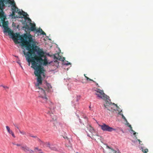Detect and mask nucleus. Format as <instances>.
I'll return each mask as SVG.
<instances>
[{
    "label": "nucleus",
    "instance_id": "c85d7f7f",
    "mask_svg": "<svg viewBox=\"0 0 153 153\" xmlns=\"http://www.w3.org/2000/svg\"><path fill=\"white\" fill-rule=\"evenodd\" d=\"M64 64L65 65H68L70 64V63L68 62V61H67L66 62H65Z\"/></svg>",
    "mask_w": 153,
    "mask_h": 153
},
{
    "label": "nucleus",
    "instance_id": "c03bdc74",
    "mask_svg": "<svg viewBox=\"0 0 153 153\" xmlns=\"http://www.w3.org/2000/svg\"><path fill=\"white\" fill-rule=\"evenodd\" d=\"M77 117L79 118V116L78 115H76Z\"/></svg>",
    "mask_w": 153,
    "mask_h": 153
},
{
    "label": "nucleus",
    "instance_id": "ddd939ff",
    "mask_svg": "<svg viewBox=\"0 0 153 153\" xmlns=\"http://www.w3.org/2000/svg\"><path fill=\"white\" fill-rule=\"evenodd\" d=\"M21 148L25 152H27L28 151L29 149V148L26 145L23 146H21Z\"/></svg>",
    "mask_w": 153,
    "mask_h": 153
},
{
    "label": "nucleus",
    "instance_id": "423d86ee",
    "mask_svg": "<svg viewBox=\"0 0 153 153\" xmlns=\"http://www.w3.org/2000/svg\"><path fill=\"white\" fill-rule=\"evenodd\" d=\"M48 111L47 113V117L48 118V120L50 121H54L56 120L57 117L55 113H54V111L51 112Z\"/></svg>",
    "mask_w": 153,
    "mask_h": 153
},
{
    "label": "nucleus",
    "instance_id": "72a5a7b5",
    "mask_svg": "<svg viewBox=\"0 0 153 153\" xmlns=\"http://www.w3.org/2000/svg\"><path fill=\"white\" fill-rule=\"evenodd\" d=\"M15 145H16L17 146H21V145L20 144H15Z\"/></svg>",
    "mask_w": 153,
    "mask_h": 153
},
{
    "label": "nucleus",
    "instance_id": "bb28decb",
    "mask_svg": "<svg viewBox=\"0 0 153 153\" xmlns=\"http://www.w3.org/2000/svg\"><path fill=\"white\" fill-rule=\"evenodd\" d=\"M10 134H11L12 137H13L15 138L16 137V136L13 131Z\"/></svg>",
    "mask_w": 153,
    "mask_h": 153
},
{
    "label": "nucleus",
    "instance_id": "473e14b6",
    "mask_svg": "<svg viewBox=\"0 0 153 153\" xmlns=\"http://www.w3.org/2000/svg\"><path fill=\"white\" fill-rule=\"evenodd\" d=\"M122 118H123V119H126L125 116H124L123 115H122Z\"/></svg>",
    "mask_w": 153,
    "mask_h": 153
},
{
    "label": "nucleus",
    "instance_id": "4468645a",
    "mask_svg": "<svg viewBox=\"0 0 153 153\" xmlns=\"http://www.w3.org/2000/svg\"><path fill=\"white\" fill-rule=\"evenodd\" d=\"M51 145L49 142H46V143H44V144L42 145V146L44 147H48L49 148L50 147Z\"/></svg>",
    "mask_w": 153,
    "mask_h": 153
},
{
    "label": "nucleus",
    "instance_id": "9d476101",
    "mask_svg": "<svg viewBox=\"0 0 153 153\" xmlns=\"http://www.w3.org/2000/svg\"><path fill=\"white\" fill-rule=\"evenodd\" d=\"M45 88L48 92H51L52 91V87L51 85L48 83H46Z\"/></svg>",
    "mask_w": 153,
    "mask_h": 153
},
{
    "label": "nucleus",
    "instance_id": "58836bf2",
    "mask_svg": "<svg viewBox=\"0 0 153 153\" xmlns=\"http://www.w3.org/2000/svg\"><path fill=\"white\" fill-rule=\"evenodd\" d=\"M79 122L80 123H81V120L80 119H79Z\"/></svg>",
    "mask_w": 153,
    "mask_h": 153
},
{
    "label": "nucleus",
    "instance_id": "c9c22d12",
    "mask_svg": "<svg viewBox=\"0 0 153 153\" xmlns=\"http://www.w3.org/2000/svg\"><path fill=\"white\" fill-rule=\"evenodd\" d=\"M108 148V149H111L113 151V149H111V148H110V147H109V146H107Z\"/></svg>",
    "mask_w": 153,
    "mask_h": 153
},
{
    "label": "nucleus",
    "instance_id": "a878e982",
    "mask_svg": "<svg viewBox=\"0 0 153 153\" xmlns=\"http://www.w3.org/2000/svg\"><path fill=\"white\" fill-rule=\"evenodd\" d=\"M43 31L41 29H39V30H36V32H40L41 33Z\"/></svg>",
    "mask_w": 153,
    "mask_h": 153
},
{
    "label": "nucleus",
    "instance_id": "412c9836",
    "mask_svg": "<svg viewBox=\"0 0 153 153\" xmlns=\"http://www.w3.org/2000/svg\"><path fill=\"white\" fill-rule=\"evenodd\" d=\"M0 87H3V88H4L5 89H8L9 88V87L6 86H4V85H0Z\"/></svg>",
    "mask_w": 153,
    "mask_h": 153
},
{
    "label": "nucleus",
    "instance_id": "49530a36",
    "mask_svg": "<svg viewBox=\"0 0 153 153\" xmlns=\"http://www.w3.org/2000/svg\"><path fill=\"white\" fill-rule=\"evenodd\" d=\"M42 151V150H39V151Z\"/></svg>",
    "mask_w": 153,
    "mask_h": 153
},
{
    "label": "nucleus",
    "instance_id": "5701e85b",
    "mask_svg": "<svg viewBox=\"0 0 153 153\" xmlns=\"http://www.w3.org/2000/svg\"><path fill=\"white\" fill-rule=\"evenodd\" d=\"M29 136L33 138H37V137L36 136H33L30 134H28L27 135V136Z\"/></svg>",
    "mask_w": 153,
    "mask_h": 153
},
{
    "label": "nucleus",
    "instance_id": "ea45409f",
    "mask_svg": "<svg viewBox=\"0 0 153 153\" xmlns=\"http://www.w3.org/2000/svg\"><path fill=\"white\" fill-rule=\"evenodd\" d=\"M138 140V141H139L140 142V140Z\"/></svg>",
    "mask_w": 153,
    "mask_h": 153
},
{
    "label": "nucleus",
    "instance_id": "aec40b11",
    "mask_svg": "<svg viewBox=\"0 0 153 153\" xmlns=\"http://www.w3.org/2000/svg\"><path fill=\"white\" fill-rule=\"evenodd\" d=\"M129 127L131 129V131H133L134 132V135H135V134L136 133V132H134V131L133 130V129H132V127H131V125H130L129 126Z\"/></svg>",
    "mask_w": 153,
    "mask_h": 153
},
{
    "label": "nucleus",
    "instance_id": "20e7f679",
    "mask_svg": "<svg viewBox=\"0 0 153 153\" xmlns=\"http://www.w3.org/2000/svg\"><path fill=\"white\" fill-rule=\"evenodd\" d=\"M87 128L89 132V133H88L87 136L91 137L92 139H94L95 140L97 139V137H99V136L95 133L94 130L91 124L88 123L87 125Z\"/></svg>",
    "mask_w": 153,
    "mask_h": 153
},
{
    "label": "nucleus",
    "instance_id": "37998d69",
    "mask_svg": "<svg viewBox=\"0 0 153 153\" xmlns=\"http://www.w3.org/2000/svg\"><path fill=\"white\" fill-rule=\"evenodd\" d=\"M82 82L83 83H84V82H84V81H82Z\"/></svg>",
    "mask_w": 153,
    "mask_h": 153
},
{
    "label": "nucleus",
    "instance_id": "6e6552de",
    "mask_svg": "<svg viewBox=\"0 0 153 153\" xmlns=\"http://www.w3.org/2000/svg\"><path fill=\"white\" fill-rule=\"evenodd\" d=\"M47 107L50 109L51 112H53L54 111L56 108V104L50 101L47 103Z\"/></svg>",
    "mask_w": 153,
    "mask_h": 153
},
{
    "label": "nucleus",
    "instance_id": "dca6fc26",
    "mask_svg": "<svg viewBox=\"0 0 153 153\" xmlns=\"http://www.w3.org/2000/svg\"><path fill=\"white\" fill-rule=\"evenodd\" d=\"M37 140L40 143V144L41 145H42L44 144V143L38 137L37 138Z\"/></svg>",
    "mask_w": 153,
    "mask_h": 153
},
{
    "label": "nucleus",
    "instance_id": "4c0bfd02",
    "mask_svg": "<svg viewBox=\"0 0 153 153\" xmlns=\"http://www.w3.org/2000/svg\"><path fill=\"white\" fill-rule=\"evenodd\" d=\"M18 63L19 64V65H20L21 67V68H23L22 66H21V65L20 63H19V62H18Z\"/></svg>",
    "mask_w": 153,
    "mask_h": 153
},
{
    "label": "nucleus",
    "instance_id": "c756f323",
    "mask_svg": "<svg viewBox=\"0 0 153 153\" xmlns=\"http://www.w3.org/2000/svg\"><path fill=\"white\" fill-rule=\"evenodd\" d=\"M34 150H37L38 151H39V150H41V149H39V148L38 147H36L34 149Z\"/></svg>",
    "mask_w": 153,
    "mask_h": 153
},
{
    "label": "nucleus",
    "instance_id": "6ab92c4d",
    "mask_svg": "<svg viewBox=\"0 0 153 153\" xmlns=\"http://www.w3.org/2000/svg\"><path fill=\"white\" fill-rule=\"evenodd\" d=\"M49 148L52 150H55L56 149V148L54 147V146H53V145H51L50 147Z\"/></svg>",
    "mask_w": 153,
    "mask_h": 153
},
{
    "label": "nucleus",
    "instance_id": "2f4dec72",
    "mask_svg": "<svg viewBox=\"0 0 153 153\" xmlns=\"http://www.w3.org/2000/svg\"><path fill=\"white\" fill-rule=\"evenodd\" d=\"M58 124H59V126H60L61 127L62 126V123H58Z\"/></svg>",
    "mask_w": 153,
    "mask_h": 153
},
{
    "label": "nucleus",
    "instance_id": "7c9ffc66",
    "mask_svg": "<svg viewBox=\"0 0 153 153\" xmlns=\"http://www.w3.org/2000/svg\"><path fill=\"white\" fill-rule=\"evenodd\" d=\"M41 34L42 35H45V36L46 35V33L43 31L41 33Z\"/></svg>",
    "mask_w": 153,
    "mask_h": 153
},
{
    "label": "nucleus",
    "instance_id": "a211bd4d",
    "mask_svg": "<svg viewBox=\"0 0 153 153\" xmlns=\"http://www.w3.org/2000/svg\"><path fill=\"white\" fill-rule=\"evenodd\" d=\"M142 151L143 152H144L145 153H146L147 152H148V149H143L142 148Z\"/></svg>",
    "mask_w": 153,
    "mask_h": 153
},
{
    "label": "nucleus",
    "instance_id": "f03ea898",
    "mask_svg": "<svg viewBox=\"0 0 153 153\" xmlns=\"http://www.w3.org/2000/svg\"><path fill=\"white\" fill-rule=\"evenodd\" d=\"M94 90L96 91L95 94L98 97L102 99L105 101L106 103L105 104H104V105L105 108H107L108 110H110L109 109L110 107L112 108H113L114 109V107H116V108H118L119 107L117 105L115 104L114 103L112 104L111 102L109 99V97L104 93L103 90L98 89V88H95L94 89Z\"/></svg>",
    "mask_w": 153,
    "mask_h": 153
},
{
    "label": "nucleus",
    "instance_id": "4be33fe9",
    "mask_svg": "<svg viewBox=\"0 0 153 153\" xmlns=\"http://www.w3.org/2000/svg\"><path fill=\"white\" fill-rule=\"evenodd\" d=\"M29 136L33 138H37V137L36 136H33L30 134H28L27 135V136Z\"/></svg>",
    "mask_w": 153,
    "mask_h": 153
},
{
    "label": "nucleus",
    "instance_id": "2eb2a0df",
    "mask_svg": "<svg viewBox=\"0 0 153 153\" xmlns=\"http://www.w3.org/2000/svg\"><path fill=\"white\" fill-rule=\"evenodd\" d=\"M6 127L7 132L10 134L12 131L10 129L9 127L8 126H6Z\"/></svg>",
    "mask_w": 153,
    "mask_h": 153
},
{
    "label": "nucleus",
    "instance_id": "1a4fd4ad",
    "mask_svg": "<svg viewBox=\"0 0 153 153\" xmlns=\"http://www.w3.org/2000/svg\"><path fill=\"white\" fill-rule=\"evenodd\" d=\"M30 27L27 25V24H26V27H25L26 29L32 31H36V29L35 27L36 25L35 24H33L32 23H30Z\"/></svg>",
    "mask_w": 153,
    "mask_h": 153
},
{
    "label": "nucleus",
    "instance_id": "0eeeda50",
    "mask_svg": "<svg viewBox=\"0 0 153 153\" xmlns=\"http://www.w3.org/2000/svg\"><path fill=\"white\" fill-rule=\"evenodd\" d=\"M100 127L104 131H108L111 132L113 131H115V129L113 128L112 127H110L108 125L105 124V123H103L102 125H100Z\"/></svg>",
    "mask_w": 153,
    "mask_h": 153
},
{
    "label": "nucleus",
    "instance_id": "9b49d317",
    "mask_svg": "<svg viewBox=\"0 0 153 153\" xmlns=\"http://www.w3.org/2000/svg\"><path fill=\"white\" fill-rule=\"evenodd\" d=\"M54 62H51V63L52 64H54L57 67L59 66V62H58V60H61L63 61V60L62 59V60L60 59V58H57L55 56H54Z\"/></svg>",
    "mask_w": 153,
    "mask_h": 153
},
{
    "label": "nucleus",
    "instance_id": "cd10ccee",
    "mask_svg": "<svg viewBox=\"0 0 153 153\" xmlns=\"http://www.w3.org/2000/svg\"><path fill=\"white\" fill-rule=\"evenodd\" d=\"M1 22L2 23V24L4 25H7V22H6L5 21V20H4V22H3V21H1Z\"/></svg>",
    "mask_w": 153,
    "mask_h": 153
},
{
    "label": "nucleus",
    "instance_id": "b1692460",
    "mask_svg": "<svg viewBox=\"0 0 153 153\" xmlns=\"http://www.w3.org/2000/svg\"><path fill=\"white\" fill-rule=\"evenodd\" d=\"M29 136L33 138H37V137L36 136H33L30 134H28L27 135V136Z\"/></svg>",
    "mask_w": 153,
    "mask_h": 153
},
{
    "label": "nucleus",
    "instance_id": "f8f14e48",
    "mask_svg": "<svg viewBox=\"0 0 153 153\" xmlns=\"http://www.w3.org/2000/svg\"><path fill=\"white\" fill-rule=\"evenodd\" d=\"M25 20V22L24 23V26L23 27V28H25V27H26V24H27V25H28L30 24V23H31V19L28 17H25V18H24Z\"/></svg>",
    "mask_w": 153,
    "mask_h": 153
},
{
    "label": "nucleus",
    "instance_id": "f704fd0d",
    "mask_svg": "<svg viewBox=\"0 0 153 153\" xmlns=\"http://www.w3.org/2000/svg\"><path fill=\"white\" fill-rule=\"evenodd\" d=\"M113 151H114V153H117V151L116 150H114V149L113 150Z\"/></svg>",
    "mask_w": 153,
    "mask_h": 153
},
{
    "label": "nucleus",
    "instance_id": "a18cd8bd",
    "mask_svg": "<svg viewBox=\"0 0 153 153\" xmlns=\"http://www.w3.org/2000/svg\"><path fill=\"white\" fill-rule=\"evenodd\" d=\"M13 145H15L16 144H14V143H13Z\"/></svg>",
    "mask_w": 153,
    "mask_h": 153
},
{
    "label": "nucleus",
    "instance_id": "f257e3e1",
    "mask_svg": "<svg viewBox=\"0 0 153 153\" xmlns=\"http://www.w3.org/2000/svg\"><path fill=\"white\" fill-rule=\"evenodd\" d=\"M3 31L4 33H7L10 37L17 43L22 42V46L25 47V49L28 51L26 53L24 49L23 52L25 55V58L28 63V65H30V62L32 63L31 67L35 70L34 74L37 76V83L36 84V88L39 84L42 83V76H44V73L42 71L43 68L42 66V62L44 60L47 61V57H43V52L36 45V42L34 39L29 34H24L20 35L17 33H13L10 28L6 26H3ZM38 88L40 90L38 97L41 102L43 103H46L47 100V98L45 90L42 88L39 87Z\"/></svg>",
    "mask_w": 153,
    "mask_h": 153
},
{
    "label": "nucleus",
    "instance_id": "7ed1b4c3",
    "mask_svg": "<svg viewBox=\"0 0 153 153\" xmlns=\"http://www.w3.org/2000/svg\"><path fill=\"white\" fill-rule=\"evenodd\" d=\"M12 3H11L12 11V14L14 15L15 13H18V14L22 15L24 17V18L25 17H27L28 16V15L27 13L22 10L21 11L16 6V4L14 0H12Z\"/></svg>",
    "mask_w": 153,
    "mask_h": 153
},
{
    "label": "nucleus",
    "instance_id": "e433bc0d",
    "mask_svg": "<svg viewBox=\"0 0 153 153\" xmlns=\"http://www.w3.org/2000/svg\"><path fill=\"white\" fill-rule=\"evenodd\" d=\"M14 126H15L16 128H17L18 129H19V127H18V126H16L15 125H14Z\"/></svg>",
    "mask_w": 153,
    "mask_h": 153
},
{
    "label": "nucleus",
    "instance_id": "a19ab883",
    "mask_svg": "<svg viewBox=\"0 0 153 153\" xmlns=\"http://www.w3.org/2000/svg\"><path fill=\"white\" fill-rule=\"evenodd\" d=\"M84 76H85V78H86V76H85V74H84Z\"/></svg>",
    "mask_w": 153,
    "mask_h": 153
},
{
    "label": "nucleus",
    "instance_id": "39448f33",
    "mask_svg": "<svg viewBox=\"0 0 153 153\" xmlns=\"http://www.w3.org/2000/svg\"><path fill=\"white\" fill-rule=\"evenodd\" d=\"M4 6V2L0 1V18L1 21L4 22L6 19V15H5L3 10L1 9V8H3Z\"/></svg>",
    "mask_w": 153,
    "mask_h": 153
},
{
    "label": "nucleus",
    "instance_id": "79ce46f5",
    "mask_svg": "<svg viewBox=\"0 0 153 153\" xmlns=\"http://www.w3.org/2000/svg\"><path fill=\"white\" fill-rule=\"evenodd\" d=\"M15 56V57H16L18 58V56Z\"/></svg>",
    "mask_w": 153,
    "mask_h": 153
},
{
    "label": "nucleus",
    "instance_id": "f3484780",
    "mask_svg": "<svg viewBox=\"0 0 153 153\" xmlns=\"http://www.w3.org/2000/svg\"><path fill=\"white\" fill-rule=\"evenodd\" d=\"M81 98V96L79 95H77L76 96V102H77V104H78V101Z\"/></svg>",
    "mask_w": 153,
    "mask_h": 153
},
{
    "label": "nucleus",
    "instance_id": "393cba45",
    "mask_svg": "<svg viewBox=\"0 0 153 153\" xmlns=\"http://www.w3.org/2000/svg\"><path fill=\"white\" fill-rule=\"evenodd\" d=\"M19 132L23 135L26 134V133L24 131H21L20 130H19Z\"/></svg>",
    "mask_w": 153,
    "mask_h": 153
}]
</instances>
